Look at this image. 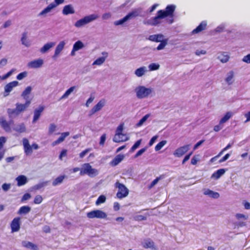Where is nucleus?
Masks as SVG:
<instances>
[{
	"mask_svg": "<svg viewBox=\"0 0 250 250\" xmlns=\"http://www.w3.org/2000/svg\"><path fill=\"white\" fill-rule=\"evenodd\" d=\"M176 6L173 4L168 5L164 10H159L157 15L149 21V24L152 26H156L161 23V20L167 17H173Z\"/></svg>",
	"mask_w": 250,
	"mask_h": 250,
	"instance_id": "nucleus-1",
	"label": "nucleus"
},
{
	"mask_svg": "<svg viewBox=\"0 0 250 250\" xmlns=\"http://www.w3.org/2000/svg\"><path fill=\"white\" fill-rule=\"evenodd\" d=\"M31 104V100H27L24 104L17 103L16 108L7 109V113L9 117H13L19 116L21 113L24 112L29 107Z\"/></svg>",
	"mask_w": 250,
	"mask_h": 250,
	"instance_id": "nucleus-2",
	"label": "nucleus"
},
{
	"mask_svg": "<svg viewBox=\"0 0 250 250\" xmlns=\"http://www.w3.org/2000/svg\"><path fill=\"white\" fill-rule=\"evenodd\" d=\"M124 124H121L117 128L116 134L113 139V141L116 143L125 142L128 140V138L122 133L124 129Z\"/></svg>",
	"mask_w": 250,
	"mask_h": 250,
	"instance_id": "nucleus-3",
	"label": "nucleus"
},
{
	"mask_svg": "<svg viewBox=\"0 0 250 250\" xmlns=\"http://www.w3.org/2000/svg\"><path fill=\"white\" fill-rule=\"evenodd\" d=\"M98 174V170L96 169L93 168L89 163L84 164L83 167L80 172L81 175L87 174L90 177L95 176Z\"/></svg>",
	"mask_w": 250,
	"mask_h": 250,
	"instance_id": "nucleus-4",
	"label": "nucleus"
},
{
	"mask_svg": "<svg viewBox=\"0 0 250 250\" xmlns=\"http://www.w3.org/2000/svg\"><path fill=\"white\" fill-rule=\"evenodd\" d=\"M115 187L118 188V191L116 194L117 197L119 199H122L126 197L129 193L128 189L126 187L119 182H116L115 184Z\"/></svg>",
	"mask_w": 250,
	"mask_h": 250,
	"instance_id": "nucleus-5",
	"label": "nucleus"
},
{
	"mask_svg": "<svg viewBox=\"0 0 250 250\" xmlns=\"http://www.w3.org/2000/svg\"><path fill=\"white\" fill-rule=\"evenodd\" d=\"M87 218L93 219L95 218L98 219H105L107 217L106 213L100 209H96L89 211L86 213Z\"/></svg>",
	"mask_w": 250,
	"mask_h": 250,
	"instance_id": "nucleus-6",
	"label": "nucleus"
},
{
	"mask_svg": "<svg viewBox=\"0 0 250 250\" xmlns=\"http://www.w3.org/2000/svg\"><path fill=\"white\" fill-rule=\"evenodd\" d=\"M136 91L137 97L139 99H143L147 97L152 92V89L146 88L144 86H140L136 88Z\"/></svg>",
	"mask_w": 250,
	"mask_h": 250,
	"instance_id": "nucleus-7",
	"label": "nucleus"
},
{
	"mask_svg": "<svg viewBox=\"0 0 250 250\" xmlns=\"http://www.w3.org/2000/svg\"><path fill=\"white\" fill-rule=\"evenodd\" d=\"M98 16L92 14L88 16H85L83 18L81 19L76 22L75 26L77 27H81L93 21L96 19Z\"/></svg>",
	"mask_w": 250,
	"mask_h": 250,
	"instance_id": "nucleus-8",
	"label": "nucleus"
},
{
	"mask_svg": "<svg viewBox=\"0 0 250 250\" xmlns=\"http://www.w3.org/2000/svg\"><path fill=\"white\" fill-rule=\"evenodd\" d=\"M23 145L24 147V152L26 154H31L32 152V148L37 149L39 146L37 144H33L31 146L29 144V141L27 139H23Z\"/></svg>",
	"mask_w": 250,
	"mask_h": 250,
	"instance_id": "nucleus-9",
	"label": "nucleus"
},
{
	"mask_svg": "<svg viewBox=\"0 0 250 250\" xmlns=\"http://www.w3.org/2000/svg\"><path fill=\"white\" fill-rule=\"evenodd\" d=\"M105 100L104 99L101 100L89 111L88 116L91 117L96 112L100 111L105 105Z\"/></svg>",
	"mask_w": 250,
	"mask_h": 250,
	"instance_id": "nucleus-10",
	"label": "nucleus"
},
{
	"mask_svg": "<svg viewBox=\"0 0 250 250\" xmlns=\"http://www.w3.org/2000/svg\"><path fill=\"white\" fill-rule=\"evenodd\" d=\"M14 123L13 120H11L7 122L4 117L0 118V125L1 127L6 131L10 132L11 130L10 125Z\"/></svg>",
	"mask_w": 250,
	"mask_h": 250,
	"instance_id": "nucleus-11",
	"label": "nucleus"
},
{
	"mask_svg": "<svg viewBox=\"0 0 250 250\" xmlns=\"http://www.w3.org/2000/svg\"><path fill=\"white\" fill-rule=\"evenodd\" d=\"M190 145H186L177 148L174 152V156L180 157L184 155L189 149Z\"/></svg>",
	"mask_w": 250,
	"mask_h": 250,
	"instance_id": "nucleus-12",
	"label": "nucleus"
},
{
	"mask_svg": "<svg viewBox=\"0 0 250 250\" xmlns=\"http://www.w3.org/2000/svg\"><path fill=\"white\" fill-rule=\"evenodd\" d=\"M20 218L18 217L15 218L11 223L12 232H17L20 229Z\"/></svg>",
	"mask_w": 250,
	"mask_h": 250,
	"instance_id": "nucleus-13",
	"label": "nucleus"
},
{
	"mask_svg": "<svg viewBox=\"0 0 250 250\" xmlns=\"http://www.w3.org/2000/svg\"><path fill=\"white\" fill-rule=\"evenodd\" d=\"M44 109L43 105H40L38 108L35 109L32 122L35 123L40 117L41 113Z\"/></svg>",
	"mask_w": 250,
	"mask_h": 250,
	"instance_id": "nucleus-14",
	"label": "nucleus"
},
{
	"mask_svg": "<svg viewBox=\"0 0 250 250\" xmlns=\"http://www.w3.org/2000/svg\"><path fill=\"white\" fill-rule=\"evenodd\" d=\"M42 64L43 60L39 59L29 62L28 64V66L30 68H37L41 67Z\"/></svg>",
	"mask_w": 250,
	"mask_h": 250,
	"instance_id": "nucleus-15",
	"label": "nucleus"
},
{
	"mask_svg": "<svg viewBox=\"0 0 250 250\" xmlns=\"http://www.w3.org/2000/svg\"><path fill=\"white\" fill-rule=\"evenodd\" d=\"M21 245L22 247L26 249L32 250H39L38 246L31 242L23 241L21 242Z\"/></svg>",
	"mask_w": 250,
	"mask_h": 250,
	"instance_id": "nucleus-16",
	"label": "nucleus"
},
{
	"mask_svg": "<svg viewBox=\"0 0 250 250\" xmlns=\"http://www.w3.org/2000/svg\"><path fill=\"white\" fill-rule=\"evenodd\" d=\"M207 26L206 21H202L200 24L194 30H192V33L193 34L199 33L202 31L206 29Z\"/></svg>",
	"mask_w": 250,
	"mask_h": 250,
	"instance_id": "nucleus-17",
	"label": "nucleus"
},
{
	"mask_svg": "<svg viewBox=\"0 0 250 250\" xmlns=\"http://www.w3.org/2000/svg\"><path fill=\"white\" fill-rule=\"evenodd\" d=\"M164 39V35L161 34L150 35L148 38L149 41L156 42H160Z\"/></svg>",
	"mask_w": 250,
	"mask_h": 250,
	"instance_id": "nucleus-18",
	"label": "nucleus"
},
{
	"mask_svg": "<svg viewBox=\"0 0 250 250\" xmlns=\"http://www.w3.org/2000/svg\"><path fill=\"white\" fill-rule=\"evenodd\" d=\"M69 135V132H65L62 133L61 134V136L57 140L54 141L52 143V146H55L62 143V142L64 141V140H65V138Z\"/></svg>",
	"mask_w": 250,
	"mask_h": 250,
	"instance_id": "nucleus-19",
	"label": "nucleus"
},
{
	"mask_svg": "<svg viewBox=\"0 0 250 250\" xmlns=\"http://www.w3.org/2000/svg\"><path fill=\"white\" fill-rule=\"evenodd\" d=\"M18 82L16 81H13L7 83L4 87L5 92L8 94L10 92H11L12 90L13 87H16V86L18 85Z\"/></svg>",
	"mask_w": 250,
	"mask_h": 250,
	"instance_id": "nucleus-20",
	"label": "nucleus"
},
{
	"mask_svg": "<svg viewBox=\"0 0 250 250\" xmlns=\"http://www.w3.org/2000/svg\"><path fill=\"white\" fill-rule=\"evenodd\" d=\"M124 158V155L123 154H118L111 161L110 164L112 166H116L118 165Z\"/></svg>",
	"mask_w": 250,
	"mask_h": 250,
	"instance_id": "nucleus-21",
	"label": "nucleus"
},
{
	"mask_svg": "<svg viewBox=\"0 0 250 250\" xmlns=\"http://www.w3.org/2000/svg\"><path fill=\"white\" fill-rule=\"evenodd\" d=\"M16 180L17 181V185L19 187L25 185L27 182L26 177L24 175L19 176L17 177Z\"/></svg>",
	"mask_w": 250,
	"mask_h": 250,
	"instance_id": "nucleus-22",
	"label": "nucleus"
},
{
	"mask_svg": "<svg viewBox=\"0 0 250 250\" xmlns=\"http://www.w3.org/2000/svg\"><path fill=\"white\" fill-rule=\"evenodd\" d=\"M13 130L18 133H21L26 131V127L24 123H21L14 127Z\"/></svg>",
	"mask_w": 250,
	"mask_h": 250,
	"instance_id": "nucleus-23",
	"label": "nucleus"
},
{
	"mask_svg": "<svg viewBox=\"0 0 250 250\" xmlns=\"http://www.w3.org/2000/svg\"><path fill=\"white\" fill-rule=\"evenodd\" d=\"M57 4H55L54 2L50 3L45 8H44L41 13H40L39 16H42L49 12L52 9L55 8Z\"/></svg>",
	"mask_w": 250,
	"mask_h": 250,
	"instance_id": "nucleus-24",
	"label": "nucleus"
},
{
	"mask_svg": "<svg viewBox=\"0 0 250 250\" xmlns=\"http://www.w3.org/2000/svg\"><path fill=\"white\" fill-rule=\"evenodd\" d=\"M75 11L71 5H65L63 9L62 13L63 15H68L74 13Z\"/></svg>",
	"mask_w": 250,
	"mask_h": 250,
	"instance_id": "nucleus-25",
	"label": "nucleus"
},
{
	"mask_svg": "<svg viewBox=\"0 0 250 250\" xmlns=\"http://www.w3.org/2000/svg\"><path fill=\"white\" fill-rule=\"evenodd\" d=\"M143 247L146 249L151 248L152 249H156L154 245L153 241L150 240H146L143 244Z\"/></svg>",
	"mask_w": 250,
	"mask_h": 250,
	"instance_id": "nucleus-26",
	"label": "nucleus"
},
{
	"mask_svg": "<svg viewBox=\"0 0 250 250\" xmlns=\"http://www.w3.org/2000/svg\"><path fill=\"white\" fill-rule=\"evenodd\" d=\"M31 90L32 88L31 86H27L21 94V96L26 100V101H27V100L31 101V99H29L28 97V95L30 94Z\"/></svg>",
	"mask_w": 250,
	"mask_h": 250,
	"instance_id": "nucleus-27",
	"label": "nucleus"
},
{
	"mask_svg": "<svg viewBox=\"0 0 250 250\" xmlns=\"http://www.w3.org/2000/svg\"><path fill=\"white\" fill-rule=\"evenodd\" d=\"M225 172V170L223 168L219 169L214 172L211 176L212 178H214L216 179H219L222 175Z\"/></svg>",
	"mask_w": 250,
	"mask_h": 250,
	"instance_id": "nucleus-28",
	"label": "nucleus"
},
{
	"mask_svg": "<svg viewBox=\"0 0 250 250\" xmlns=\"http://www.w3.org/2000/svg\"><path fill=\"white\" fill-rule=\"evenodd\" d=\"M204 194L208 195L214 199H217L219 197V194L218 192H214L210 189H207L204 192Z\"/></svg>",
	"mask_w": 250,
	"mask_h": 250,
	"instance_id": "nucleus-29",
	"label": "nucleus"
},
{
	"mask_svg": "<svg viewBox=\"0 0 250 250\" xmlns=\"http://www.w3.org/2000/svg\"><path fill=\"white\" fill-rule=\"evenodd\" d=\"M31 210L30 207L27 206H24L21 207L18 211V213L21 214H27Z\"/></svg>",
	"mask_w": 250,
	"mask_h": 250,
	"instance_id": "nucleus-30",
	"label": "nucleus"
},
{
	"mask_svg": "<svg viewBox=\"0 0 250 250\" xmlns=\"http://www.w3.org/2000/svg\"><path fill=\"white\" fill-rule=\"evenodd\" d=\"M65 177V175H61L58 177L53 181L52 185L53 186H56L57 185L61 184Z\"/></svg>",
	"mask_w": 250,
	"mask_h": 250,
	"instance_id": "nucleus-31",
	"label": "nucleus"
},
{
	"mask_svg": "<svg viewBox=\"0 0 250 250\" xmlns=\"http://www.w3.org/2000/svg\"><path fill=\"white\" fill-rule=\"evenodd\" d=\"M65 45V43L63 41H62L59 43V44L57 46L55 51V55H58L63 49Z\"/></svg>",
	"mask_w": 250,
	"mask_h": 250,
	"instance_id": "nucleus-32",
	"label": "nucleus"
},
{
	"mask_svg": "<svg viewBox=\"0 0 250 250\" xmlns=\"http://www.w3.org/2000/svg\"><path fill=\"white\" fill-rule=\"evenodd\" d=\"M22 43L25 46L28 47L30 45L29 41L27 39V33L24 32L21 39Z\"/></svg>",
	"mask_w": 250,
	"mask_h": 250,
	"instance_id": "nucleus-33",
	"label": "nucleus"
},
{
	"mask_svg": "<svg viewBox=\"0 0 250 250\" xmlns=\"http://www.w3.org/2000/svg\"><path fill=\"white\" fill-rule=\"evenodd\" d=\"M232 116V113L230 112H227L224 116L220 120V124H223L228 121Z\"/></svg>",
	"mask_w": 250,
	"mask_h": 250,
	"instance_id": "nucleus-34",
	"label": "nucleus"
},
{
	"mask_svg": "<svg viewBox=\"0 0 250 250\" xmlns=\"http://www.w3.org/2000/svg\"><path fill=\"white\" fill-rule=\"evenodd\" d=\"M150 214L148 213H146L145 216L142 215H137L134 217V219L136 221L146 220L147 217Z\"/></svg>",
	"mask_w": 250,
	"mask_h": 250,
	"instance_id": "nucleus-35",
	"label": "nucleus"
},
{
	"mask_svg": "<svg viewBox=\"0 0 250 250\" xmlns=\"http://www.w3.org/2000/svg\"><path fill=\"white\" fill-rule=\"evenodd\" d=\"M83 47V42L80 41H78L76 42L73 45V51H78L79 49L82 48Z\"/></svg>",
	"mask_w": 250,
	"mask_h": 250,
	"instance_id": "nucleus-36",
	"label": "nucleus"
},
{
	"mask_svg": "<svg viewBox=\"0 0 250 250\" xmlns=\"http://www.w3.org/2000/svg\"><path fill=\"white\" fill-rule=\"evenodd\" d=\"M139 15V12L138 10H134L131 12L129 13L127 15H126V17H127V19H130L133 18H135L137 16H138Z\"/></svg>",
	"mask_w": 250,
	"mask_h": 250,
	"instance_id": "nucleus-37",
	"label": "nucleus"
},
{
	"mask_svg": "<svg viewBox=\"0 0 250 250\" xmlns=\"http://www.w3.org/2000/svg\"><path fill=\"white\" fill-rule=\"evenodd\" d=\"M234 76V73L232 71L229 72L228 76L226 78V82L228 84L230 85L232 83V79Z\"/></svg>",
	"mask_w": 250,
	"mask_h": 250,
	"instance_id": "nucleus-38",
	"label": "nucleus"
},
{
	"mask_svg": "<svg viewBox=\"0 0 250 250\" xmlns=\"http://www.w3.org/2000/svg\"><path fill=\"white\" fill-rule=\"evenodd\" d=\"M218 58L221 62H226L229 61V57L228 54H226L225 53H223L218 57Z\"/></svg>",
	"mask_w": 250,
	"mask_h": 250,
	"instance_id": "nucleus-39",
	"label": "nucleus"
},
{
	"mask_svg": "<svg viewBox=\"0 0 250 250\" xmlns=\"http://www.w3.org/2000/svg\"><path fill=\"white\" fill-rule=\"evenodd\" d=\"M165 176L164 175H161L159 177H157L156 179H155L149 185L148 188L151 189L158 182V181L164 178Z\"/></svg>",
	"mask_w": 250,
	"mask_h": 250,
	"instance_id": "nucleus-40",
	"label": "nucleus"
},
{
	"mask_svg": "<svg viewBox=\"0 0 250 250\" xmlns=\"http://www.w3.org/2000/svg\"><path fill=\"white\" fill-rule=\"evenodd\" d=\"M168 42L167 39H165L164 40L160 42V43L157 47V50H160L165 48Z\"/></svg>",
	"mask_w": 250,
	"mask_h": 250,
	"instance_id": "nucleus-41",
	"label": "nucleus"
},
{
	"mask_svg": "<svg viewBox=\"0 0 250 250\" xmlns=\"http://www.w3.org/2000/svg\"><path fill=\"white\" fill-rule=\"evenodd\" d=\"M145 72V69L144 67H141L137 69L135 71V75L138 77L142 76Z\"/></svg>",
	"mask_w": 250,
	"mask_h": 250,
	"instance_id": "nucleus-42",
	"label": "nucleus"
},
{
	"mask_svg": "<svg viewBox=\"0 0 250 250\" xmlns=\"http://www.w3.org/2000/svg\"><path fill=\"white\" fill-rule=\"evenodd\" d=\"M53 45L54 43L52 42L46 43L41 49V51L42 53H44L48 51Z\"/></svg>",
	"mask_w": 250,
	"mask_h": 250,
	"instance_id": "nucleus-43",
	"label": "nucleus"
},
{
	"mask_svg": "<svg viewBox=\"0 0 250 250\" xmlns=\"http://www.w3.org/2000/svg\"><path fill=\"white\" fill-rule=\"evenodd\" d=\"M75 88L76 87L75 86L70 87L65 91L61 99H64L67 98L70 94V93L74 91Z\"/></svg>",
	"mask_w": 250,
	"mask_h": 250,
	"instance_id": "nucleus-44",
	"label": "nucleus"
},
{
	"mask_svg": "<svg viewBox=\"0 0 250 250\" xmlns=\"http://www.w3.org/2000/svg\"><path fill=\"white\" fill-rule=\"evenodd\" d=\"M150 115L149 114H146L139 121V122L136 124L137 127H139L145 123L147 119L149 117Z\"/></svg>",
	"mask_w": 250,
	"mask_h": 250,
	"instance_id": "nucleus-45",
	"label": "nucleus"
},
{
	"mask_svg": "<svg viewBox=\"0 0 250 250\" xmlns=\"http://www.w3.org/2000/svg\"><path fill=\"white\" fill-rule=\"evenodd\" d=\"M106 197L104 195H100L97 199L95 204L96 205H99L101 204H103L105 202Z\"/></svg>",
	"mask_w": 250,
	"mask_h": 250,
	"instance_id": "nucleus-46",
	"label": "nucleus"
},
{
	"mask_svg": "<svg viewBox=\"0 0 250 250\" xmlns=\"http://www.w3.org/2000/svg\"><path fill=\"white\" fill-rule=\"evenodd\" d=\"M105 61V58L104 57H100L96 59L93 63V65H101Z\"/></svg>",
	"mask_w": 250,
	"mask_h": 250,
	"instance_id": "nucleus-47",
	"label": "nucleus"
},
{
	"mask_svg": "<svg viewBox=\"0 0 250 250\" xmlns=\"http://www.w3.org/2000/svg\"><path fill=\"white\" fill-rule=\"evenodd\" d=\"M167 143L166 140H163L159 142L155 147L156 151L160 150Z\"/></svg>",
	"mask_w": 250,
	"mask_h": 250,
	"instance_id": "nucleus-48",
	"label": "nucleus"
},
{
	"mask_svg": "<svg viewBox=\"0 0 250 250\" xmlns=\"http://www.w3.org/2000/svg\"><path fill=\"white\" fill-rule=\"evenodd\" d=\"M142 140L140 139L138 140L137 142H135V143L133 145V146L131 147L130 148V151L133 152L136 149H137L139 146L140 145L141 143Z\"/></svg>",
	"mask_w": 250,
	"mask_h": 250,
	"instance_id": "nucleus-49",
	"label": "nucleus"
},
{
	"mask_svg": "<svg viewBox=\"0 0 250 250\" xmlns=\"http://www.w3.org/2000/svg\"><path fill=\"white\" fill-rule=\"evenodd\" d=\"M160 67L159 64L155 63H152L148 66L149 69L151 71L156 70L159 69Z\"/></svg>",
	"mask_w": 250,
	"mask_h": 250,
	"instance_id": "nucleus-50",
	"label": "nucleus"
},
{
	"mask_svg": "<svg viewBox=\"0 0 250 250\" xmlns=\"http://www.w3.org/2000/svg\"><path fill=\"white\" fill-rule=\"evenodd\" d=\"M42 198L41 195H38L36 196L34 200V203L35 204H39L42 201Z\"/></svg>",
	"mask_w": 250,
	"mask_h": 250,
	"instance_id": "nucleus-51",
	"label": "nucleus"
},
{
	"mask_svg": "<svg viewBox=\"0 0 250 250\" xmlns=\"http://www.w3.org/2000/svg\"><path fill=\"white\" fill-rule=\"evenodd\" d=\"M199 160V155H195L192 158L191 160V164L193 165H195L197 164Z\"/></svg>",
	"mask_w": 250,
	"mask_h": 250,
	"instance_id": "nucleus-52",
	"label": "nucleus"
},
{
	"mask_svg": "<svg viewBox=\"0 0 250 250\" xmlns=\"http://www.w3.org/2000/svg\"><path fill=\"white\" fill-rule=\"evenodd\" d=\"M6 138L5 137H0V150L3 148L4 145L6 143Z\"/></svg>",
	"mask_w": 250,
	"mask_h": 250,
	"instance_id": "nucleus-53",
	"label": "nucleus"
},
{
	"mask_svg": "<svg viewBox=\"0 0 250 250\" xmlns=\"http://www.w3.org/2000/svg\"><path fill=\"white\" fill-rule=\"evenodd\" d=\"M91 150V148H86L85 150H83L82 152H81L79 156L81 158H83L88 152L90 151Z\"/></svg>",
	"mask_w": 250,
	"mask_h": 250,
	"instance_id": "nucleus-54",
	"label": "nucleus"
},
{
	"mask_svg": "<svg viewBox=\"0 0 250 250\" xmlns=\"http://www.w3.org/2000/svg\"><path fill=\"white\" fill-rule=\"evenodd\" d=\"M127 20H128V19H127V17L125 16L123 19H121V20H120L119 21H116L115 22V24L117 25L122 24L123 23H124L125 21H126Z\"/></svg>",
	"mask_w": 250,
	"mask_h": 250,
	"instance_id": "nucleus-55",
	"label": "nucleus"
},
{
	"mask_svg": "<svg viewBox=\"0 0 250 250\" xmlns=\"http://www.w3.org/2000/svg\"><path fill=\"white\" fill-rule=\"evenodd\" d=\"M27 76L26 72H23L19 74L17 76V79L19 80H21Z\"/></svg>",
	"mask_w": 250,
	"mask_h": 250,
	"instance_id": "nucleus-56",
	"label": "nucleus"
},
{
	"mask_svg": "<svg viewBox=\"0 0 250 250\" xmlns=\"http://www.w3.org/2000/svg\"><path fill=\"white\" fill-rule=\"evenodd\" d=\"M56 128V125L54 124H51L49 127L48 133L49 134H51L55 130Z\"/></svg>",
	"mask_w": 250,
	"mask_h": 250,
	"instance_id": "nucleus-57",
	"label": "nucleus"
},
{
	"mask_svg": "<svg viewBox=\"0 0 250 250\" xmlns=\"http://www.w3.org/2000/svg\"><path fill=\"white\" fill-rule=\"evenodd\" d=\"M67 150L65 149H63L61 151L59 155V159L60 160H62L63 157L67 156Z\"/></svg>",
	"mask_w": 250,
	"mask_h": 250,
	"instance_id": "nucleus-58",
	"label": "nucleus"
},
{
	"mask_svg": "<svg viewBox=\"0 0 250 250\" xmlns=\"http://www.w3.org/2000/svg\"><path fill=\"white\" fill-rule=\"evenodd\" d=\"M106 140V134H103L100 138V145L101 146H104Z\"/></svg>",
	"mask_w": 250,
	"mask_h": 250,
	"instance_id": "nucleus-59",
	"label": "nucleus"
},
{
	"mask_svg": "<svg viewBox=\"0 0 250 250\" xmlns=\"http://www.w3.org/2000/svg\"><path fill=\"white\" fill-rule=\"evenodd\" d=\"M236 217L237 219L239 220L241 219H244L246 220L248 219V216H245V215L241 213H237L236 214Z\"/></svg>",
	"mask_w": 250,
	"mask_h": 250,
	"instance_id": "nucleus-60",
	"label": "nucleus"
},
{
	"mask_svg": "<svg viewBox=\"0 0 250 250\" xmlns=\"http://www.w3.org/2000/svg\"><path fill=\"white\" fill-rule=\"evenodd\" d=\"M193 152H190L188 155H186L182 161V164H184L187 161L189 160L190 156L192 154Z\"/></svg>",
	"mask_w": 250,
	"mask_h": 250,
	"instance_id": "nucleus-61",
	"label": "nucleus"
},
{
	"mask_svg": "<svg viewBox=\"0 0 250 250\" xmlns=\"http://www.w3.org/2000/svg\"><path fill=\"white\" fill-rule=\"evenodd\" d=\"M242 61L247 63H250V54L244 56Z\"/></svg>",
	"mask_w": 250,
	"mask_h": 250,
	"instance_id": "nucleus-62",
	"label": "nucleus"
},
{
	"mask_svg": "<svg viewBox=\"0 0 250 250\" xmlns=\"http://www.w3.org/2000/svg\"><path fill=\"white\" fill-rule=\"evenodd\" d=\"M31 198V195L29 193H25L21 198V201H24L27 200H28Z\"/></svg>",
	"mask_w": 250,
	"mask_h": 250,
	"instance_id": "nucleus-63",
	"label": "nucleus"
},
{
	"mask_svg": "<svg viewBox=\"0 0 250 250\" xmlns=\"http://www.w3.org/2000/svg\"><path fill=\"white\" fill-rule=\"evenodd\" d=\"M146 151V148H143L139 150L135 155V158H137L138 156L142 155Z\"/></svg>",
	"mask_w": 250,
	"mask_h": 250,
	"instance_id": "nucleus-64",
	"label": "nucleus"
}]
</instances>
